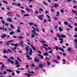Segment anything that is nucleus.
<instances>
[{"mask_svg":"<svg viewBox=\"0 0 77 77\" xmlns=\"http://www.w3.org/2000/svg\"><path fill=\"white\" fill-rule=\"evenodd\" d=\"M54 48V49H56V50L57 51L58 50H61L62 52H64L65 51V50L63 49L60 48V47H58L57 46H55V48Z\"/></svg>","mask_w":77,"mask_h":77,"instance_id":"obj_1","label":"nucleus"},{"mask_svg":"<svg viewBox=\"0 0 77 77\" xmlns=\"http://www.w3.org/2000/svg\"><path fill=\"white\" fill-rule=\"evenodd\" d=\"M66 35H60V34H58L57 35V37L59 38H60V37H61V38H66Z\"/></svg>","mask_w":77,"mask_h":77,"instance_id":"obj_2","label":"nucleus"},{"mask_svg":"<svg viewBox=\"0 0 77 77\" xmlns=\"http://www.w3.org/2000/svg\"><path fill=\"white\" fill-rule=\"evenodd\" d=\"M14 42V40L10 41L7 42H5L4 43V44L5 45H9L10 42Z\"/></svg>","mask_w":77,"mask_h":77,"instance_id":"obj_3","label":"nucleus"},{"mask_svg":"<svg viewBox=\"0 0 77 77\" xmlns=\"http://www.w3.org/2000/svg\"><path fill=\"white\" fill-rule=\"evenodd\" d=\"M44 17V15H40L37 17L39 19V20H44L42 17Z\"/></svg>","mask_w":77,"mask_h":77,"instance_id":"obj_4","label":"nucleus"},{"mask_svg":"<svg viewBox=\"0 0 77 77\" xmlns=\"http://www.w3.org/2000/svg\"><path fill=\"white\" fill-rule=\"evenodd\" d=\"M34 30H32L31 31V32H32V33H33L34 34H35V35H38V33L36 32V29Z\"/></svg>","mask_w":77,"mask_h":77,"instance_id":"obj_5","label":"nucleus"},{"mask_svg":"<svg viewBox=\"0 0 77 77\" xmlns=\"http://www.w3.org/2000/svg\"><path fill=\"white\" fill-rule=\"evenodd\" d=\"M25 10L27 12H29L32 11V10L30 9H29L28 7H27L25 8Z\"/></svg>","mask_w":77,"mask_h":77,"instance_id":"obj_6","label":"nucleus"},{"mask_svg":"<svg viewBox=\"0 0 77 77\" xmlns=\"http://www.w3.org/2000/svg\"><path fill=\"white\" fill-rule=\"evenodd\" d=\"M7 21H9L10 22H12V19L10 17H8L7 18Z\"/></svg>","mask_w":77,"mask_h":77,"instance_id":"obj_7","label":"nucleus"},{"mask_svg":"<svg viewBox=\"0 0 77 77\" xmlns=\"http://www.w3.org/2000/svg\"><path fill=\"white\" fill-rule=\"evenodd\" d=\"M21 46H24V42L23 41L20 42V43Z\"/></svg>","mask_w":77,"mask_h":77,"instance_id":"obj_8","label":"nucleus"},{"mask_svg":"<svg viewBox=\"0 0 77 77\" xmlns=\"http://www.w3.org/2000/svg\"><path fill=\"white\" fill-rule=\"evenodd\" d=\"M3 52L4 53H5V54H6V53H8L9 52L7 51H6L5 49H4V50L3 51Z\"/></svg>","mask_w":77,"mask_h":77,"instance_id":"obj_9","label":"nucleus"},{"mask_svg":"<svg viewBox=\"0 0 77 77\" xmlns=\"http://www.w3.org/2000/svg\"><path fill=\"white\" fill-rule=\"evenodd\" d=\"M74 42H75L74 45H77V39H75L74 40Z\"/></svg>","mask_w":77,"mask_h":77,"instance_id":"obj_10","label":"nucleus"},{"mask_svg":"<svg viewBox=\"0 0 77 77\" xmlns=\"http://www.w3.org/2000/svg\"><path fill=\"white\" fill-rule=\"evenodd\" d=\"M43 56H49V54H48V52L45 53L43 54Z\"/></svg>","mask_w":77,"mask_h":77,"instance_id":"obj_11","label":"nucleus"},{"mask_svg":"<svg viewBox=\"0 0 77 77\" xmlns=\"http://www.w3.org/2000/svg\"><path fill=\"white\" fill-rule=\"evenodd\" d=\"M60 15V13L59 11H57V14H56V16L57 17H59Z\"/></svg>","mask_w":77,"mask_h":77,"instance_id":"obj_12","label":"nucleus"},{"mask_svg":"<svg viewBox=\"0 0 77 77\" xmlns=\"http://www.w3.org/2000/svg\"><path fill=\"white\" fill-rule=\"evenodd\" d=\"M6 35L3 34L2 36H1V37L2 38H5V37H6Z\"/></svg>","mask_w":77,"mask_h":77,"instance_id":"obj_13","label":"nucleus"},{"mask_svg":"<svg viewBox=\"0 0 77 77\" xmlns=\"http://www.w3.org/2000/svg\"><path fill=\"white\" fill-rule=\"evenodd\" d=\"M17 38L19 39H23V38H24V37L21 36L17 37Z\"/></svg>","mask_w":77,"mask_h":77,"instance_id":"obj_14","label":"nucleus"},{"mask_svg":"<svg viewBox=\"0 0 77 77\" xmlns=\"http://www.w3.org/2000/svg\"><path fill=\"white\" fill-rule=\"evenodd\" d=\"M43 64H41L39 65V68H42L43 67Z\"/></svg>","mask_w":77,"mask_h":77,"instance_id":"obj_15","label":"nucleus"},{"mask_svg":"<svg viewBox=\"0 0 77 77\" xmlns=\"http://www.w3.org/2000/svg\"><path fill=\"white\" fill-rule=\"evenodd\" d=\"M14 33H15V32H14L12 31L10 32L9 34L10 35H12L13 34H14Z\"/></svg>","mask_w":77,"mask_h":77,"instance_id":"obj_16","label":"nucleus"},{"mask_svg":"<svg viewBox=\"0 0 77 77\" xmlns=\"http://www.w3.org/2000/svg\"><path fill=\"white\" fill-rule=\"evenodd\" d=\"M2 66H1V68H2V69H4V68H5V64H2Z\"/></svg>","mask_w":77,"mask_h":77,"instance_id":"obj_17","label":"nucleus"},{"mask_svg":"<svg viewBox=\"0 0 77 77\" xmlns=\"http://www.w3.org/2000/svg\"><path fill=\"white\" fill-rule=\"evenodd\" d=\"M7 15H10V16H11V15H12V13H11V12H8L7 13Z\"/></svg>","mask_w":77,"mask_h":77,"instance_id":"obj_18","label":"nucleus"},{"mask_svg":"<svg viewBox=\"0 0 77 77\" xmlns=\"http://www.w3.org/2000/svg\"><path fill=\"white\" fill-rule=\"evenodd\" d=\"M59 31H62L63 30V29H62V28L61 27H59Z\"/></svg>","mask_w":77,"mask_h":77,"instance_id":"obj_19","label":"nucleus"},{"mask_svg":"<svg viewBox=\"0 0 77 77\" xmlns=\"http://www.w3.org/2000/svg\"><path fill=\"white\" fill-rule=\"evenodd\" d=\"M7 63H10L11 62V59H8L7 60Z\"/></svg>","mask_w":77,"mask_h":77,"instance_id":"obj_20","label":"nucleus"},{"mask_svg":"<svg viewBox=\"0 0 77 77\" xmlns=\"http://www.w3.org/2000/svg\"><path fill=\"white\" fill-rule=\"evenodd\" d=\"M21 13H22V14H25V13H26V12H25V11L23 10H21Z\"/></svg>","mask_w":77,"mask_h":77,"instance_id":"obj_21","label":"nucleus"},{"mask_svg":"<svg viewBox=\"0 0 77 77\" xmlns=\"http://www.w3.org/2000/svg\"><path fill=\"white\" fill-rule=\"evenodd\" d=\"M7 71L8 72H12L11 69H7Z\"/></svg>","mask_w":77,"mask_h":77,"instance_id":"obj_22","label":"nucleus"},{"mask_svg":"<svg viewBox=\"0 0 77 77\" xmlns=\"http://www.w3.org/2000/svg\"><path fill=\"white\" fill-rule=\"evenodd\" d=\"M24 17H30V15L25 14L24 15Z\"/></svg>","mask_w":77,"mask_h":77,"instance_id":"obj_23","label":"nucleus"},{"mask_svg":"<svg viewBox=\"0 0 77 77\" xmlns=\"http://www.w3.org/2000/svg\"><path fill=\"white\" fill-rule=\"evenodd\" d=\"M71 48H68L67 49V51H69V52L71 51Z\"/></svg>","mask_w":77,"mask_h":77,"instance_id":"obj_24","label":"nucleus"},{"mask_svg":"<svg viewBox=\"0 0 77 77\" xmlns=\"http://www.w3.org/2000/svg\"><path fill=\"white\" fill-rule=\"evenodd\" d=\"M25 75H28V77H30V74H28V73H25Z\"/></svg>","mask_w":77,"mask_h":77,"instance_id":"obj_25","label":"nucleus"},{"mask_svg":"<svg viewBox=\"0 0 77 77\" xmlns=\"http://www.w3.org/2000/svg\"><path fill=\"white\" fill-rule=\"evenodd\" d=\"M34 68L35 70H36L37 69H38V67H36L35 66H34Z\"/></svg>","mask_w":77,"mask_h":77,"instance_id":"obj_26","label":"nucleus"},{"mask_svg":"<svg viewBox=\"0 0 77 77\" xmlns=\"http://www.w3.org/2000/svg\"><path fill=\"white\" fill-rule=\"evenodd\" d=\"M58 7V5H57V4H55L54 5V7L55 8H56V7Z\"/></svg>","mask_w":77,"mask_h":77,"instance_id":"obj_27","label":"nucleus"},{"mask_svg":"<svg viewBox=\"0 0 77 77\" xmlns=\"http://www.w3.org/2000/svg\"><path fill=\"white\" fill-rule=\"evenodd\" d=\"M1 22L3 24H4L5 23V22L4 20H1Z\"/></svg>","mask_w":77,"mask_h":77,"instance_id":"obj_28","label":"nucleus"},{"mask_svg":"<svg viewBox=\"0 0 77 77\" xmlns=\"http://www.w3.org/2000/svg\"><path fill=\"white\" fill-rule=\"evenodd\" d=\"M34 61H35V62H39V60L36 59H35L34 60Z\"/></svg>","mask_w":77,"mask_h":77,"instance_id":"obj_29","label":"nucleus"},{"mask_svg":"<svg viewBox=\"0 0 77 77\" xmlns=\"http://www.w3.org/2000/svg\"><path fill=\"white\" fill-rule=\"evenodd\" d=\"M60 11L62 14H63V13H64V11H63V10H62V9L60 10Z\"/></svg>","mask_w":77,"mask_h":77,"instance_id":"obj_30","label":"nucleus"},{"mask_svg":"<svg viewBox=\"0 0 77 77\" xmlns=\"http://www.w3.org/2000/svg\"><path fill=\"white\" fill-rule=\"evenodd\" d=\"M72 12H73V13H75V14L77 13L76 11H75L73 10H72Z\"/></svg>","mask_w":77,"mask_h":77,"instance_id":"obj_31","label":"nucleus"},{"mask_svg":"<svg viewBox=\"0 0 77 77\" xmlns=\"http://www.w3.org/2000/svg\"><path fill=\"white\" fill-rule=\"evenodd\" d=\"M21 5L20 3H18L17 5L16 4V6H21Z\"/></svg>","mask_w":77,"mask_h":77,"instance_id":"obj_32","label":"nucleus"},{"mask_svg":"<svg viewBox=\"0 0 77 77\" xmlns=\"http://www.w3.org/2000/svg\"><path fill=\"white\" fill-rule=\"evenodd\" d=\"M40 58L41 59H44V57L42 55H40Z\"/></svg>","mask_w":77,"mask_h":77,"instance_id":"obj_33","label":"nucleus"},{"mask_svg":"<svg viewBox=\"0 0 77 77\" xmlns=\"http://www.w3.org/2000/svg\"><path fill=\"white\" fill-rule=\"evenodd\" d=\"M47 63L48 65H50V62H49V61H47Z\"/></svg>","mask_w":77,"mask_h":77,"instance_id":"obj_34","label":"nucleus"},{"mask_svg":"<svg viewBox=\"0 0 77 77\" xmlns=\"http://www.w3.org/2000/svg\"><path fill=\"white\" fill-rule=\"evenodd\" d=\"M39 11H41V12H43V11H44V10H43V9L42 8H39Z\"/></svg>","mask_w":77,"mask_h":77,"instance_id":"obj_35","label":"nucleus"},{"mask_svg":"<svg viewBox=\"0 0 77 77\" xmlns=\"http://www.w3.org/2000/svg\"><path fill=\"white\" fill-rule=\"evenodd\" d=\"M64 24H65V25H66H66H68V22H65L64 23Z\"/></svg>","mask_w":77,"mask_h":77,"instance_id":"obj_36","label":"nucleus"},{"mask_svg":"<svg viewBox=\"0 0 77 77\" xmlns=\"http://www.w3.org/2000/svg\"><path fill=\"white\" fill-rule=\"evenodd\" d=\"M43 3L44 4V5H45L46 6H47V5H48V4H47V3H46L45 2H43Z\"/></svg>","mask_w":77,"mask_h":77,"instance_id":"obj_37","label":"nucleus"},{"mask_svg":"<svg viewBox=\"0 0 77 77\" xmlns=\"http://www.w3.org/2000/svg\"><path fill=\"white\" fill-rule=\"evenodd\" d=\"M17 58L18 60H19V61H20V62H21V61H22V60H20V58H19L18 57H17Z\"/></svg>","mask_w":77,"mask_h":77,"instance_id":"obj_38","label":"nucleus"},{"mask_svg":"<svg viewBox=\"0 0 77 77\" xmlns=\"http://www.w3.org/2000/svg\"><path fill=\"white\" fill-rule=\"evenodd\" d=\"M7 51H8V52H9V53H12V52H11V50H9V49H7Z\"/></svg>","mask_w":77,"mask_h":77,"instance_id":"obj_39","label":"nucleus"},{"mask_svg":"<svg viewBox=\"0 0 77 77\" xmlns=\"http://www.w3.org/2000/svg\"><path fill=\"white\" fill-rule=\"evenodd\" d=\"M68 26H69V27H70V28H71V29H72V26H71L70 25H68Z\"/></svg>","mask_w":77,"mask_h":77,"instance_id":"obj_40","label":"nucleus"},{"mask_svg":"<svg viewBox=\"0 0 77 77\" xmlns=\"http://www.w3.org/2000/svg\"><path fill=\"white\" fill-rule=\"evenodd\" d=\"M10 26L11 27V29H13V27H14V26L12 25H10Z\"/></svg>","mask_w":77,"mask_h":77,"instance_id":"obj_41","label":"nucleus"},{"mask_svg":"<svg viewBox=\"0 0 77 77\" xmlns=\"http://www.w3.org/2000/svg\"><path fill=\"white\" fill-rule=\"evenodd\" d=\"M14 46H15V47H17L18 46V45L17 44H15L14 45Z\"/></svg>","mask_w":77,"mask_h":77,"instance_id":"obj_42","label":"nucleus"},{"mask_svg":"<svg viewBox=\"0 0 77 77\" xmlns=\"http://www.w3.org/2000/svg\"><path fill=\"white\" fill-rule=\"evenodd\" d=\"M36 30L38 32H39V29L38 28H36Z\"/></svg>","mask_w":77,"mask_h":77,"instance_id":"obj_43","label":"nucleus"},{"mask_svg":"<svg viewBox=\"0 0 77 77\" xmlns=\"http://www.w3.org/2000/svg\"><path fill=\"white\" fill-rule=\"evenodd\" d=\"M3 3H6V4H8V2H5V1H3Z\"/></svg>","mask_w":77,"mask_h":77,"instance_id":"obj_44","label":"nucleus"},{"mask_svg":"<svg viewBox=\"0 0 77 77\" xmlns=\"http://www.w3.org/2000/svg\"><path fill=\"white\" fill-rule=\"evenodd\" d=\"M26 51H27V52H28V51H29V48L28 47H26Z\"/></svg>","mask_w":77,"mask_h":77,"instance_id":"obj_45","label":"nucleus"},{"mask_svg":"<svg viewBox=\"0 0 77 77\" xmlns=\"http://www.w3.org/2000/svg\"><path fill=\"white\" fill-rule=\"evenodd\" d=\"M46 16L48 18H49V19H50V16H48V15H46Z\"/></svg>","mask_w":77,"mask_h":77,"instance_id":"obj_46","label":"nucleus"},{"mask_svg":"<svg viewBox=\"0 0 77 77\" xmlns=\"http://www.w3.org/2000/svg\"><path fill=\"white\" fill-rule=\"evenodd\" d=\"M27 59H28V60H32V58H29V57H28L27 58Z\"/></svg>","mask_w":77,"mask_h":77,"instance_id":"obj_47","label":"nucleus"},{"mask_svg":"<svg viewBox=\"0 0 77 77\" xmlns=\"http://www.w3.org/2000/svg\"><path fill=\"white\" fill-rule=\"evenodd\" d=\"M59 40H60V41H63V39L62 38H59Z\"/></svg>","mask_w":77,"mask_h":77,"instance_id":"obj_48","label":"nucleus"},{"mask_svg":"<svg viewBox=\"0 0 77 77\" xmlns=\"http://www.w3.org/2000/svg\"><path fill=\"white\" fill-rule=\"evenodd\" d=\"M10 58L11 59H13V60H14V59H15V58H14L13 57H11Z\"/></svg>","mask_w":77,"mask_h":77,"instance_id":"obj_49","label":"nucleus"},{"mask_svg":"<svg viewBox=\"0 0 77 77\" xmlns=\"http://www.w3.org/2000/svg\"><path fill=\"white\" fill-rule=\"evenodd\" d=\"M31 37L32 38H35V35H33V34H32V35H31Z\"/></svg>","mask_w":77,"mask_h":77,"instance_id":"obj_50","label":"nucleus"},{"mask_svg":"<svg viewBox=\"0 0 77 77\" xmlns=\"http://www.w3.org/2000/svg\"><path fill=\"white\" fill-rule=\"evenodd\" d=\"M32 52H29V55H31L32 56Z\"/></svg>","mask_w":77,"mask_h":77,"instance_id":"obj_51","label":"nucleus"},{"mask_svg":"<svg viewBox=\"0 0 77 77\" xmlns=\"http://www.w3.org/2000/svg\"><path fill=\"white\" fill-rule=\"evenodd\" d=\"M54 20H56L57 19H58V18L57 17H54Z\"/></svg>","mask_w":77,"mask_h":77,"instance_id":"obj_52","label":"nucleus"},{"mask_svg":"<svg viewBox=\"0 0 77 77\" xmlns=\"http://www.w3.org/2000/svg\"><path fill=\"white\" fill-rule=\"evenodd\" d=\"M57 59H60V57L59 56H57Z\"/></svg>","mask_w":77,"mask_h":77,"instance_id":"obj_53","label":"nucleus"},{"mask_svg":"<svg viewBox=\"0 0 77 77\" xmlns=\"http://www.w3.org/2000/svg\"><path fill=\"white\" fill-rule=\"evenodd\" d=\"M53 50L51 51L48 52V53H53Z\"/></svg>","mask_w":77,"mask_h":77,"instance_id":"obj_54","label":"nucleus"},{"mask_svg":"<svg viewBox=\"0 0 77 77\" xmlns=\"http://www.w3.org/2000/svg\"><path fill=\"white\" fill-rule=\"evenodd\" d=\"M3 56L4 57H5V58H8V57L6 55H4Z\"/></svg>","mask_w":77,"mask_h":77,"instance_id":"obj_55","label":"nucleus"},{"mask_svg":"<svg viewBox=\"0 0 77 77\" xmlns=\"http://www.w3.org/2000/svg\"><path fill=\"white\" fill-rule=\"evenodd\" d=\"M12 5H16V6L17 3H12Z\"/></svg>","mask_w":77,"mask_h":77,"instance_id":"obj_56","label":"nucleus"},{"mask_svg":"<svg viewBox=\"0 0 77 77\" xmlns=\"http://www.w3.org/2000/svg\"><path fill=\"white\" fill-rule=\"evenodd\" d=\"M45 14H48V13H49V12L48 11H45Z\"/></svg>","mask_w":77,"mask_h":77,"instance_id":"obj_57","label":"nucleus"},{"mask_svg":"<svg viewBox=\"0 0 77 77\" xmlns=\"http://www.w3.org/2000/svg\"><path fill=\"white\" fill-rule=\"evenodd\" d=\"M7 73V72L6 71H5L3 73V74H6Z\"/></svg>","mask_w":77,"mask_h":77,"instance_id":"obj_58","label":"nucleus"},{"mask_svg":"<svg viewBox=\"0 0 77 77\" xmlns=\"http://www.w3.org/2000/svg\"><path fill=\"white\" fill-rule=\"evenodd\" d=\"M16 49H17V48L14 47L13 48H12V50H16Z\"/></svg>","mask_w":77,"mask_h":77,"instance_id":"obj_59","label":"nucleus"},{"mask_svg":"<svg viewBox=\"0 0 77 77\" xmlns=\"http://www.w3.org/2000/svg\"><path fill=\"white\" fill-rule=\"evenodd\" d=\"M41 42H42V43H46V42H45V41H42Z\"/></svg>","mask_w":77,"mask_h":77,"instance_id":"obj_60","label":"nucleus"},{"mask_svg":"<svg viewBox=\"0 0 77 77\" xmlns=\"http://www.w3.org/2000/svg\"><path fill=\"white\" fill-rule=\"evenodd\" d=\"M67 2H71L72 1V0H67Z\"/></svg>","mask_w":77,"mask_h":77,"instance_id":"obj_61","label":"nucleus"},{"mask_svg":"<svg viewBox=\"0 0 77 77\" xmlns=\"http://www.w3.org/2000/svg\"><path fill=\"white\" fill-rule=\"evenodd\" d=\"M17 32H18V33H20V30L19 29H18L17 30Z\"/></svg>","mask_w":77,"mask_h":77,"instance_id":"obj_62","label":"nucleus"},{"mask_svg":"<svg viewBox=\"0 0 77 77\" xmlns=\"http://www.w3.org/2000/svg\"><path fill=\"white\" fill-rule=\"evenodd\" d=\"M57 25H56L55 26V29H57Z\"/></svg>","mask_w":77,"mask_h":77,"instance_id":"obj_63","label":"nucleus"},{"mask_svg":"<svg viewBox=\"0 0 77 77\" xmlns=\"http://www.w3.org/2000/svg\"><path fill=\"white\" fill-rule=\"evenodd\" d=\"M74 38H77V35H74Z\"/></svg>","mask_w":77,"mask_h":77,"instance_id":"obj_64","label":"nucleus"}]
</instances>
